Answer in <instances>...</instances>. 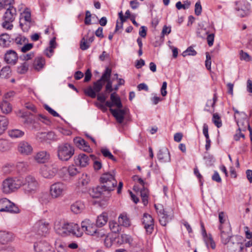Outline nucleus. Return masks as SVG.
I'll list each match as a JSON object with an SVG mask.
<instances>
[{
	"label": "nucleus",
	"mask_w": 252,
	"mask_h": 252,
	"mask_svg": "<svg viewBox=\"0 0 252 252\" xmlns=\"http://www.w3.org/2000/svg\"><path fill=\"white\" fill-rule=\"evenodd\" d=\"M0 211L18 213L19 212V209L15 204L8 199L2 198L0 200Z\"/></svg>",
	"instance_id": "8"
},
{
	"label": "nucleus",
	"mask_w": 252,
	"mask_h": 252,
	"mask_svg": "<svg viewBox=\"0 0 252 252\" xmlns=\"http://www.w3.org/2000/svg\"><path fill=\"white\" fill-rule=\"evenodd\" d=\"M17 15L16 9L13 6H9L5 12L3 18L7 22H13Z\"/></svg>",
	"instance_id": "17"
},
{
	"label": "nucleus",
	"mask_w": 252,
	"mask_h": 252,
	"mask_svg": "<svg viewBox=\"0 0 252 252\" xmlns=\"http://www.w3.org/2000/svg\"><path fill=\"white\" fill-rule=\"evenodd\" d=\"M16 167L18 171L25 172L28 167V164L26 162L20 161L17 163Z\"/></svg>",
	"instance_id": "46"
},
{
	"label": "nucleus",
	"mask_w": 252,
	"mask_h": 252,
	"mask_svg": "<svg viewBox=\"0 0 252 252\" xmlns=\"http://www.w3.org/2000/svg\"><path fill=\"white\" fill-rule=\"evenodd\" d=\"M49 154L46 151H43L37 153L34 157V159L38 162L44 163L49 158Z\"/></svg>",
	"instance_id": "27"
},
{
	"label": "nucleus",
	"mask_w": 252,
	"mask_h": 252,
	"mask_svg": "<svg viewBox=\"0 0 252 252\" xmlns=\"http://www.w3.org/2000/svg\"><path fill=\"white\" fill-rule=\"evenodd\" d=\"M11 105L7 101H3L1 104V110L3 113L8 114L12 111Z\"/></svg>",
	"instance_id": "42"
},
{
	"label": "nucleus",
	"mask_w": 252,
	"mask_h": 252,
	"mask_svg": "<svg viewBox=\"0 0 252 252\" xmlns=\"http://www.w3.org/2000/svg\"><path fill=\"white\" fill-rule=\"evenodd\" d=\"M73 141L75 145L80 149L88 153L91 152V149L90 146L83 139L80 137H76L74 139Z\"/></svg>",
	"instance_id": "22"
},
{
	"label": "nucleus",
	"mask_w": 252,
	"mask_h": 252,
	"mask_svg": "<svg viewBox=\"0 0 252 252\" xmlns=\"http://www.w3.org/2000/svg\"><path fill=\"white\" fill-rule=\"evenodd\" d=\"M240 58L241 60H244L246 62H249L252 60L251 56L243 50L240 51Z\"/></svg>",
	"instance_id": "56"
},
{
	"label": "nucleus",
	"mask_w": 252,
	"mask_h": 252,
	"mask_svg": "<svg viewBox=\"0 0 252 252\" xmlns=\"http://www.w3.org/2000/svg\"><path fill=\"white\" fill-rule=\"evenodd\" d=\"M109 110L118 123L122 124L123 122L125 116L126 114V109L117 108L109 109Z\"/></svg>",
	"instance_id": "19"
},
{
	"label": "nucleus",
	"mask_w": 252,
	"mask_h": 252,
	"mask_svg": "<svg viewBox=\"0 0 252 252\" xmlns=\"http://www.w3.org/2000/svg\"><path fill=\"white\" fill-rule=\"evenodd\" d=\"M9 124L8 119L4 116H0V135L7 129Z\"/></svg>",
	"instance_id": "31"
},
{
	"label": "nucleus",
	"mask_w": 252,
	"mask_h": 252,
	"mask_svg": "<svg viewBox=\"0 0 252 252\" xmlns=\"http://www.w3.org/2000/svg\"><path fill=\"white\" fill-rule=\"evenodd\" d=\"M185 4H182L181 1H178L176 4V7L178 9H187L188 8L190 5V2L188 0H186Z\"/></svg>",
	"instance_id": "52"
},
{
	"label": "nucleus",
	"mask_w": 252,
	"mask_h": 252,
	"mask_svg": "<svg viewBox=\"0 0 252 252\" xmlns=\"http://www.w3.org/2000/svg\"><path fill=\"white\" fill-rule=\"evenodd\" d=\"M212 121L217 127L219 128L221 126V121L218 113H214L213 114Z\"/></svg>",
	"instance_id": "45"
},
{
	"label": "nucleus",
	"mask_w": 252,
	"mask_h": 252,
	"mask_svg": "<svg viewBox=\"0 0 252 252\" xmlns=\"http://www.w3.org/2000/svg\"><path fill=\"white\" fill-rule=\"evenodd\" d=\"M36 252H53L51 246L46 242L40 241L36 243L34 246Z\"/></svg>",
	"instance_id": "20"
},
{
	"label": "nucleus",
	"mask_w": 252,
	"mask_h": 252,
	"mask_svg": "<svg viewBox=\"0 0 252 252\" xmlns=\"http://www.w3.org/2000/svg\"><path fill=\"white\" fill-rule=\"evenodd\" d=\"M237 124L239 127V130L241 131L242 130H245L246 126H248V130L250 131V134H252V129L249 125V123L247 120H244L243 122L241 121H237Z\"/></svg>",
	"instance_id": "34"
},
{
	"label": "nucleus",
	"mask_w": 252,
	"mask_h": 252,
	"mask_svg": "<svg viewBox=\"0 0 252 252\" xmlns=\"http://www.w3.org/2000/svg\"><path fill=\"white\" fill-rule=\"evenodd\" d=\"M45 60L42 57L36 58L34 63V68L37 70L42 69L45 64Z\"/></svg>",
	"instance_id": "37"
},
{
	"label": "nucleus",
	"mask_w": 252,
	"mask_h": 252,
	"mask_svg": "<svg viewBox=\"0 0 252 252\" xmlns=\"http://www.w3.org/2000/svg\"><path fill=\"white\" fill-rule=\"evenodd\" d=\"M11 43L10 36L6 33H3L0 35V45L3 47H7L10 46Z\"/></svg>",
	"instance_id": "32"
},
{
	"label": "nucleus",
	"mask_w": 252,
	"mask_h": 252,
	"mask_svg": "<svg viewBox=\"0 0 252 252\" xmlns=\"http://www.w3.org/2000/svg\"><path fill=\"white\" fill-rule=\"evenodd\" d=\"M106 93L105 92V93L99 94V93H98L96 94L97 96V99L99 101H100L101 103H105L106 100L107 98V95H106Z\"/></svg>",
	"instance_id": "55"
},
{
	"label": "nucleus",
	"mask_w": 252,
	"mask_h": 252,
	"mask_svg": "<svg viewBox=\"0 0 252 252\" xmlns=\"http://www.w3.org/2000/svg\"><path fill=\"white\" fill-rule=\"evenodd\" d=\"M111 74V69L108 67L106 68L101 78L94 82L93 86H90L84 90L85 94L92 98H95L96 94L101 91L106 81L110 80Z\"/></svg>",
	"instance_id": "1"
},
{
	"label": "nucleus",
	"mask_w": 252,
	"mask_h": 252,
	"mask_svg": "<svg viewBox=\"0 0 252 252\" xmlns=\"http://www.w3.org/2000/svg\"><path fill=\"white\" fill-rule=\"evenodd\" d=\"M109 228L111 231L114 233H117L119 231V225L114 221H110L109 222Z\"/></svg>",
	"instance_id": "47"
},
{
	"label": "nucleus",
	"mask_w": 252,
	"mask_h": 252,
	"mask_svg": "<svg viewBox=\"0 0 252 252\" xmlns=\"http://www.w3.org/2000/svg\"><path fill=\"white\" fill-rule=\"evenodd\" d=\"M33 24L32 21H20V26L24 32H28Z\"/></svg>",
	"instance_id": "41"
},
{
	"label": "nucleus",
	"mask_w": 252,
	"mask_h": 252,
	"mask_svg": "<svg viewBox=\"0 0 252 252\" xmlns=\"http://www.w3.org/2000/svg\"><path fill=\"white\" fill-rule=\"evenodd\" d=\"M111 101H106L105 102V105L109 107L110 109H112V107L115 105L117 108L121 109L123 107L121 99L117 95L116 93H113L110 95Z\"/></svg>",
	"instance_id": "15"
},
{
	"label": "nucleus",
	"mask_w": 252,
	"mask_h": 252,
	"mask_svg": "<svg viewBox=\"0 0 252 252\" xmlns=\"http://www.w3.org/2000/svg\"><path fill=\"white\" fill-rule=\"evenodd\" d=\"M101 152L104 157L108 158L113 161L116 160V158L113 156V155L107 149H102L101 150Z\"/></svg>",
	"instance_id": "50"
},
{
	"label": "nucleus",
	"mask_w": 252,
	"mask_h": 252,
	"mask_svg": "<svg viewBox=\"0 0 252 252\" xmlns=\"http://www.w3.org/2000/svg\"><path fill=\"white\" fill-rule=\"evenodd\" d=\"M34 231L40 235H45L49 230V223L44 220H39L33 226Z\"/></svg>",
	"instance_id": "12"
},
{
	"label": "nucleus",
	"mask_w": 252,
	"mask_h": 252,
	"mask_svg": "<svg viewBox=\"0 0 252 252\" xmlns=\"http://www.w3.org/2000/svg\"><path fill=\"white\" fill-rule=\"evenodd\" d=\"M4 59L7 63L14 65L18 61L17 54L14 50H9L5 54Z\"/></svg>",
	"instance_id": "18"
},
{
	"label": "nucleus",
	"mask_w": 252,
	"mask_h": 252,
	"mask_svg": "<svg viewBox=\"0 0 252 252\" xmlns=\"http://www.w3.org/2000/svg\"><path fill=\"white\" fill-rule=\"evenodd\" d=\"M20 180L21 182L20 187L25 194L32 195L38 190L39 183L34 177L29 175L25 178H20Z\"/></svg>",
	"instance_id": "2"
},
{
	"label": "nucleus",
	"mask_w": 252,
	"mask_h": 252,
	"mask_svg": "<svg viewBox=\"0 0 252 252\" xmlns=\"http://www.w3.org/2000/svg\"><path fill=\"white\" fill-rule=\"evenodd\" d=\"M58 252H66L67 246L63 243L60 244L57 247Z\"/></svg>",
	"instance_id": "63"
},
{
	"label": "nucleus",
	"mask_w": 252,
	"mask_h": 252,
	"mask_svg": "<svg viewBox=\"0 0 252 252\" xmlns=\"http://www.w3.org/2000/svg\"><path fill=\"white\" fill-rule=\"evenodd\" d=\"M82 227L88 235H94L97 233V226L92 223L90 220H85L82 221Z\"/></svg>",
	"instance_id": "13"
},
{
	"label": "nucleus",
	"mask_w": 252,
	"mask_h": 252,
	"mask_svg": "<svg viewBox=\"0 0 252 252\" xmlns=\"http://www.w3.org/2000/svg\"><path fill=\"white\" fill-rule=\"evenodd\" d=\"M72 232L71 233L77 237H81L84 232L82 227H80L77 223H72Z\"/></svg>",
	"instance_id": "33"
},
{
	"label": "nucleus",
	"mask_w": 252,
	"mask_h": 252,
	"mask_svg": "<svg viewBox=\"0 0 252 252\" xmlns=\"http://www.w3.org/2000/svg\"><path fill=\"white\" fill-rule=\"evenodd\" d=\"M29 64L25 62L18 67L17 71L20 74H24L28 70Z\"/></svg>",
	"instance_id": "49"
},
{
	"label": "nucleus",
	"mask_w": 252,
	"mask_h": 252,
	"mask_svg": "<svg viewBox=\"0 0 252 252\" xmlns=\"http://www.w3.org/2000/svg\"><path fill=\"white\" fill-rule=\"evenodd\" d=\"M171 27H168L166 25H164L161 31V36L163 37L165 35L169 34L171 32Z\"/></svg>",
	"instance_id": "60"
},
{
	"label": "nucleus",
	"mask_w": 252,
	"mask_h": 252,
	"mask_svg": "<svg viewBox=\"0 0 252 252\" xmlns=\"http://www.w3.org/2000/svg\"><path fill=\"white\" fill-rule=\"evenodd\" d=\"M12 144L9 141L4 139H0V152H6L10 150Z\"/></svg>",
	"instance_id": "30"
},
{
	"label": "nucleus",
	"mask_w": 252,
	"mask_h": 252,
	"mask_svg": "<svg viewBox=\"0 0 252 252\" xmlns=\"http://www.w3.org/2000/svg\"><path fill=\"white\" fill-rule=\"evenodd\" d=\"M155 208L158 215L160 223L163 226H165L167 223L172 219V216L165 212L163 206L161 204H155Z\"/></svg>",
	"instance_id": "9"
},
{
	"label": "nucleus",
	"mask_w": 252,
	"mask_h": 252,
	"mask_svg": "<svg viewBox=\"0 0 252 252\" xmlns=\"http://www.w3.org/2000/svg\"><path fill=\"white\" fill-rule=\"evenodd\" d=\"M118 222L121 225L126 227L130 225V221L126 215L121 214L118 218Z\"/></svg>",
	"instance_id": "38"
},
{
	"label": "nucleus",
	"mask_w": 252,
	"mask_h": 252,
	"mask_svg": "<svg viewBox=\"0 0 252 252\" xmlns=\"http://www.w3.org/2000/svg\"><path fill=\"white\" fill-rule=\"evenodd\" d=\"M57 171L58 169L52 164L43 165L40 168V173L45 178H53Z\"/></svg>",
	"instance_id": "11"
},
{
	"label": "nucleus",
	"mask_w": 252,
	"mask_h": 252,
	"mask_svg": "<svg viewBox=\"0 0 252 252\" xmlns=\"http://www.w3.org/2000/svg\"><path fill=\"white\" fill-rule=\"evenodd\" d=\"M142 223L144 225L147 233L150 234L152 233L154 229V220L152 216L147 214L144 213L142 220Z\"/></svg>",
	"instance_id": "14"
},
{
	"label": "nucleus",
	"mask_w": 252,
	"mask_h": 252,
	"mask_svg": "<svg viewBox=\"0 0 252 252\" xmlns=\"http://www.w3.org/2000/svg\"><path fill=\"white\" fill-rule=\"evenodd\" d=\"M196 54V52L194 50L193 47L190 46L183 53L182 55L184 57H186L187 56H195Z\"/></svg>",
	"instance_id": "51"
},
{
	"label": "nucleus",
	"mask_w": 252,
	"mask_h": 252,
	"mask_svg": "<svg viewBox=\"0 0 252 252\" xmlns=\"http://www.w3.org/2000/svg\"><path fill=\"white\" fill-rule=\"evenodd\" d=\"M132 241L131 237L126 234H122L117 238V242L120 244L130 243Z\"/></svg>",
	"instance_id": "35"
},
{
	"label": "nucleus",
	"mask_w": 252,
	"mask_h": 252,
	"mask_svg": "<svg viewBox=\"0 0 252 252\" xmlns=\"http://www.w3.org/2000/svg\"><path fill=\"white\" fill-rule=\"evenodd\" d=\"M44 108L52 115L54 117H59V114L56 112L55 110L52 109L51 107H50L48 105L44 104Z\"/></svg>",
	"instance_id": "58"
},
{
	"label": "nucleus",
	"mask_w": 252,
	"mask_h": 252,
	"mask_svg": "<svg viewBox=\"0 0 252 252\" xmlns=\"http://www.w3.org/2000/svg\"><path fill=\"white\" fill-rule=\"evenodd\" d=\"M20 21H32L30 10L26 8L24 11L21 13Z\"/></svg>",
	"instance_id": "43"
},
{
	"label": "nucleus",
	"mask_w": 252,
	"mask_h": 252,
	"mask_svg": "<svg viewBox=\"0 0 252 252\" xmlns=\"http://www.w3.org/2000/svg\"><path fill=\"white\" fill-rule=\"evenodd\" d=\"M107 221L108 215L106 213L103 212L97 217L95 225L97 227H101L106 224Z\"/></svg>",
	"instance_id": "29"
},
{
	"label": "nucleus",
	"mask_w": 252,
	"mask_h": 252,
	"mask_svg": "<svg viewBox=\"0 0 252 252\" xmlns=\"http://www.w3.org/2000/svg\"><path fill=\"white\" fill-rule=\"evenodd\" d=\"M235 9L238 16L244 17L247 16L250 10V5L248 2L241 0L236 2Z\"/></svg>",
	"instance_id": "10"
},
{
	"label": "nucleus",
	"mask_w": 252,
	"mask_h": 252,
	"mask_svg": "<svg viewBox=\"0 0 252 252\" xmlns=\"http://www.w3.org/2000/svg\"><path fill=\"white\" fill-rule=\"evenodd\" d=\"M208 34V32H207L205 29H201L197 32V36L202 38H205L206 36Z\"/></svg>",
	"instance_id": "64"
},
{
	"label": "nucleus",
	"mask_w": 252,
	"mask_h": 252,
	"mask_svg": "<svg viewBox=\"0 0 252 252\" xmlns=\"http://www.w3.org/2000/svg\"><path fill=\"white\" fill-rule=\"evenodd\" d=\"M79 172L78 168L73 165L69 166L68 168V173L70 176H75Z\"/></svg>",
	"instance_id": "54"
},
{
	"label": "nucleus",
	"mask_w": 252,
	"mask_h": 252,
	"mask_svg": "<svg viewBox=\"0 0 252 252\" xmlns=\"http://www.w3.org/2000/svg\"><path fill=\"white\" fill-rule=\"evenodd\" d=\"M14 237L12 232L4 230L0 231V243L6 244L13 240Z\"/></svg>",
	"instance_id": "21"
},
{
	"label": "nucleus",
	"mask_w": 252,
	"mask_h": 252,
	"mask_svg": "<svg viewBox=\"0 0 252 252\" xmlns=\"http://www.w3.org/2000/svg\"><path fill=\"white\" fill-rule=\"evenodd\" d=\"M100 180L104 188V190H107L108 192L113 190L117 184L113 173H105L101 175Z\"/></svg>",
	"instance_id": "5"
},
{
	"label": "nucleus",
	"mask_w": 252,
	"mask_h": 252,
	"mask_svg": "<svg viewBox=\"0 0 252 252\" xmlns=\"http://www.w3.org/2000/svg\"><path fill=\"white\" fill-rule=\"evenodd\" d=\"M18 150L23 155H30L32 153L33 149L30 143L23 141L19 143Z\"/></svg>",
	"instance_id": "16"
},
{
	"label": "nucleus",
	"mask_w": 252,
	"mask_h": 252,
	"mask_svg": "<svg viewBox=\"0 0 252 252\" xmlns=\"http://www.w3.org/2000/svg\"><path fill=\"white\" fill-rule=\"evenodd\" d=\"M72 223L57 221L55 223L54 229L57 234L62 236L70 235L72 232Z\"/></svg>",
	"instance_id": "7"
},
{
	"label": "nucleus",
	"mask_w": 252,
	"mask_h": 252,
	"mask_svg": "<svg viewBox=\"0 0 252 252\" xmlns=\"http://www.w3.org/2000/svg\"><path fill=\"white\" fill-rule=\"evenodd\" d=\"M204 241L208 248L210 247L213 250L215 249L216 244L211 234H209L208 237L205 238Z\"/></svg>",
	"instance_id": "44"
},
{
	"label": "nucleus",
	"mask_w": 252,
	"mask_h": 252,
	"mask_svg": "<svg viewBox=\"0 0 252 252\" xmlns=\"http://www.w3.org/2000/svg\"><path fill=\"white\" fill-rule=\"evenodd\" d=\"M206 60L205 61V66L208 70L211 69V58L209 53H206Z\"/></svg>",
	"instance_id": "59"
},
{
	"label": "nucleus",
	"mask_w": 252,
	"mask_h": 252,
	"mask_svg": "<svg viewBox=\"0 0 252 252\" xmlns=\"http://www.w3.org/2000/svg\"><path fill=\"white\" fill-rule=\"evenodd\" d=\"M21 183L20 178H7L2 182V191L5 194L14 192L20 188Z\"/></svg>",
	"instance_id": "4"
},
{
	"label": "nucleus",
	"mask_w": 252,
	"mask_h": 252,
	"mask_svg": "<svg viewBox=\"0 0 252 252\" xmlns=\"http://www.w3.org/2000/svg\"><path fill=\"white\" fill-rule=\"evenodd\" d=\"M140 194L143 204L145 206L147 205L148 203V190L145 187H143L140 190Z\"/></svg>",
	"instance_id": "39"
},
{
	"label": "nucleus",
	"mask_w": 252,
	"mask_h": 252,
	"mask_svg": "<svg viewBox=\"0 0 252 252\" xmlns=\"http://www.w3.org/2000/svg\"><path fill=\"white\" fill-rule=\"evenodd\" d=\"M85 208L84 204L81 201H77L72 204L70 209L75 214H79Z\"/></svg>",
	"instance_id": "28"
},
{
	"label": "nucleus",
	"mask_w": 252,
	"mask_h": 252,
	"mask_svg": "<svg viewBox=\"0 0 252 252\" xmlns=\"http://www.w3.org/2000/svg\"><path fill=\"white\" fill-rule=\"evenodd\" d=\"M9 136L11 138H19L22 137L24 132L18 129L9 130L8 132Z\"/></svg>",
	"instance_id": "36"
},
{
	"label": "nucleus",
	"mask_w": 252,
	"mask_h": 252,
	"mask_svg": "<svg viewBox=\"0 0 252 252\" xmlns=\"http://www.w3.org/2000/svg\"><path fill=\"white\" fill-rule=\"evenodd\" d=\"M80 48L82 50H85L88 49L90 46L88 42V38L86 36H84L80 41Z\"/></svg>",
	"instance_id": "48"
},
{
	"label": "nucleus",
	"mask_w": 252,
	"mask_h": 252,
	"mask_svg": "<svg viewBox=\"0 0 252 252\" xmlns=\"http://www.w3.org/2000/svg\"><path fill=\"white\" fill-rule=\"evenodd\" d=\"M220 229L221 230L220 237L221 242L223 244L226 245L229 242L232 236L231 231L230 228H228L227 231L222 230V228L221 225H220Z\"/></svg>",
	"instance_id": "26"
},
{
	"label": "nucleus",
	"mask_w": 252,
	"mask_h": 252,
	"mask_svg": "<svg viewBox=\"0 0 252 252\" xmlns=\"http://www.w3.org/2000/svg\"><path fill=\"white\" fill-rule=\"evenodd\" d=\"M202 6L201 5V2L199 0L197 1L195 4V9L194 12L195 15L197 16H199L201 14L202 12Z\"/></svg>",
	"instance_id": "57"
},
{
	"label": "nucleus",
	"mask_w": 252,
	"mask_h": 252,
	"mask_svg": "<svg viewBox=\"0 0 252 252\" xmlns=\"http://www.w3.org/2000/svg\"><path fill=\"white\" fill-rule=\"evenodd\" d=\"M67 189L65 184L58 182L52 184L50 188V194L52 198L56 199L62 197Z\"/></svg>",
	"instance_id": "6"
},
{
	"label": "nucleus",
	"mask_w": 252,
	"mask_h": 252,
	"mask_svg": "<svg viewBox=\"0 0 252 252\" xmlns=\"http://www.w3.org/2000/svg\"><path fill=\"white\" fill-rule=\"evenodd\" d=\"M89 158L84 154H80L74 158V162L76 165L81 167H85L89 163Z\"/></svg>",
	"instance_id": "24"
},
{
	"label": "nucleus",
	"mask_w": 252,
	"mask_h": 252,
	"mask_svg": "<svg viewBox=\"0 0 252 252\" xmlns=\"http://www.w3.org/2000/svg\"><path fill=\"white\" fill-rule=\"evenodd\" d=\"M58 158L63 161H68L74 154L72 146L67 143H63L58 146L57 150Z\"/></svg>",
	"instance_id": "3"
},
{
	"label": "nucleus",
	"mask_w": 252,
	"mask_h": 252,
	"mask_svg": "<svg viewBox=\"0 0 252 252\" xmlns=\"http://www.w3.org/2000/svg\"><path fill=\"white\" fill-rule=\"evenodd\" d=\"M207 41L209 46L211 47L214 43L215 35L214 33L207 34Z\"/></svg>",
	"instance_id": "61"
},
{
	"label": "nucleus",
	"mask_w": 252,
	"mask_h": 252,
	"mask_svg": "<svg viewBox=\"0 0 252 252\" xmlns=\"http://www.w3.org/2000/svg\"><path fill=\"white\" fill-rule=\"evenodd\" d=\"M104 191H107V190H104V187L97 186L90 189L89 193L93 198H98L104 194Z\"/></svg>",
	"instance_id": "25"
},
{
	"label": "nucleus",
	"mask_w": 252,
	"mask_h": 252,
	"mask_svg": "<svg viewBox=\"0 0 252 252\" xmlns=\"http://www.w3.org/2000/svg\"><path fill=\"white\" fill-rule=\"evenodd\" d=\"M46 137L47 133L46 132H38L36 136L37 140L40 142H46Z\"/></svg>",
	"instance_id": "53"
},
{
	"label": "nucleus",
	"mask_w": 252,
	"mask_h": 252,
	"mask_svg": "<svg viewBox=\"0 0 252 252\" xmlns=\"http://www.w3.org/2000/svg\"><path fill=\"white\" fill-rule=\"evenodd\" d=\"M105 82H107V84L105 86V92L106 93H111L113 91V88H112V81L110 80L108 81H106Z\"/></svg>",
	"instance_id": "62"
},
{
	"label": "nucleus",
	"mask_w": 252,
	"mask_h": 252,
	"mask_svg": "<svg viewBox=\"0 0 252 252\" xmlns=\"http://www.w3.org/2000/svg\"><path fill=\"white\" fill-rule=\"evenodd\" d=\"M157 157L158 159L162 162H170L171 158L170 153L166 148H163L158 151Z\"/></svg>",
	"instance_id": "23"
},
{
	"label": "nucleus",
	"mask_w": 252,
	"mask_h": 252,
	"mask_svg": "<svg viewBox=\"0 0 252 252\" xmlns=\"http://www.w3.org/2000/svg\"><path fill=\"white\" fill-rule=\"evenodd\" d=\"M11 75L10 67L8 66L3 67L0 71V78H8Z\"/></svg>",
	"instance_id": "40"
}]
</instances>
